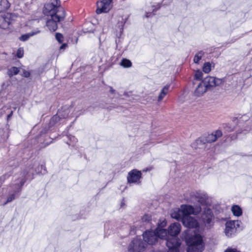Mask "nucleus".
I'll use <instances>...</instances> for the list:
<instances>
[{
    "label": "nucleus",
    "instance_id": "50",
    "mask_svg": "<svg viewBox=\"0 0 252 252\" xmlns=\"http://www.w3.org/2000/svg\"><path fill=\"white\" fill-rule=\"evenodd\" d=\"M200 211H201V208L200 207L197 208V212H200Z\"/></svg>",
    "mask_w": 252,
    "mask_h": 252
},
{
    "label": "nucleus",
    "instance_id": "19",
    "mask_svg": "<svg viewBox=\"0 0 252 252\" xmlns=\"http://www.w3.org/2000/svg\"><path fill=\"white\" fill-rule=\"evenodd\" d=\"M125 24V21L122 19L121 21H119L117 25L114 29V32L116 36L120 38L123 33L124 30V26Z\"/></svg>",
    "mask_w": 252,
    "mask_h": 252
},
{
    "label": "nucleus",
    "instance_id": "29",
    "mask_svg": "<svg viewBox=\"0 0 252 252\" xmlns=\"http://www.w3.org/2000/svg\"><path fill=\"white\" fill-rule=\"evenodd\" d=\"M68 110L67 109L64 111L59 110L58 112L57 115L60 118H65L67 116Z\"/></svg>",
    "mask_w": 252,
    "mask_h": 252
},
{
    "label": "nucleus",
    "instance_id": "43",
    "mask_svg": "<svg viewBox=\"0 0 252 252\" xmlns=\"http://www.w3.org/2000/svg\"><path fill=\"white\" fill-rule=\"evenodd\" d=\"M225 128L226 130L228 132H231V131H233V129H234L233 127H232L229 126H226V127H225Z\"/></svg>",
    "mask_w": 252,
    "mask_h": 252
},
{
    "label": "nucleus",
    "instance_id": "11",
    "mask_svg": "<svg viewBox=\"0 0 252 252\" xmlns=\"http://www.w3.org/2000/svg\"><path fill=\"white\" fill-rule=\"evenodd\" d=\"M182 222L183 225L188 228H195L198 225L196 220L190 216H182Z\"/></svg>",
    "mask_w": 252,
    "mask_h": 252
},
{
    "label": "nucleus",
    "instance_id": "36",
    "mask_svg": "<svg viewBox=\"0 0 252 252\" xmlns=\"http://www.w3.org/2000/svg\"><path fill=\"white\" fill-rule=\"evenodd\" d=\"M56 38L60 43L63 41V36L60 33H57L56 34Z\"/></svg>",
    "mask_w": 252,
    "mask_h": 252
},
{
    "label": "nucleus",
    "instance_id": "34",
    "mask_svg": "<svg viewBox=\"0 0 252 252\" xmlns=\"http://www.w3.org/2000/svg\"><path fill=\"white\" fill-rule=\"evenodd\" d=\"M24 55V49L23 48H19L16 53V56L18 58H21L23 57Z\"/></svg>",
    "mask_w": 252,
    "mask_h": 252
},
{
    "label": "nucleus",
    "instance_id": "9",
    "mask_svg": "<svg viewBox=\"0 0 252 252\" xmlns=\"http://www.w3.org/2000/svg\"><path fill=\"white\" fill-rule=\"evenodd\" d=\"M143 239L149 245H155L158 242V238L154 231L147 230L143 234Z\"/></svg>",
    "mask_w": 252,
    "mask_h": 252
},
{
    "label": "nucleus",
    "instance_id": "39",
    "mask_svg": "<svg viewBox=\"0 0 252 252\" xmlns=\"http://www.w3.org/2000/svg\"><path fill=\"white\" fill-rule=\"evenodd\" d=\"M112 224L110 221L106 222L104 223V227L105 230H109L111 228Z\"/></svg>",
    "mask_w": 252,
    "mask_h": 252
},
{
    "label": "nucleus",
    "instance_id": "20",
    "mask_svg": "<svg viewBox=\"0 0 252 252\" xmlns=\"http://www.w3.org/2000/svg\"><path fill=\"white\" fill-rule=\"evenodd\" d=\"M158 9V8L156 7L155 5L151 4L146 5L144 7V10L146 13V17L148 18L154 15L153 12L156 11Z\"/></svg>",
    "mask_w": 252,
    "mask_h": 252
},
{
    "label": "nucleus",
    "instance_id": "48",
    "mask_svg": "<svg viewBox=\"0 0 252 252\" xmlns=\"http://www.w3.org/2000/svg\"><path fill=\"white\" fill-rule=\"evenodd\" d=\"M198 202H199L201 204H205V201L202 199L198 200Z\"/></svg>",
    "mask_w": 252,
    "mask_h": 252
},
{
    "label": "nucleus",
    "instance_id": "42",
    "mask_svg": "<svg viewBox=\"0 0 252 252\" xmlns=\"http://www.w3.org/2000/svg\"><path fill=\"white\" fill-rule=\"evenodd\" d=\"M126 204H125V201L124 199L123 198L120 204V208H125L126 207Z\"/></svg>",
    "mask_w": 252,
    "mask_h": 252
},
{
    "label": "nucleus",
    "instance_id": "5",
    "mask_svg": "<svg viewBox=\"0 0 252 252\" xmlns=\"http://www.w3.org/2000/svg\"><path fill=\"white\" fill-rule=\"evenodd\" d=\"M240 221L239 220H229L225 223L224 233L228 237L234 236L237 231V228L240 226Z\"/></svg>",
    "mask_w": 252,
    "mask_h": 252
},
{
    "label": "nucleus",
    "instance_id": "6",
    "mask_svg": "<svg viewBox=\"0 0 252 252\" xmlns=\"http://www.w3.org/2000/svg\"><path fill=\"white\" fill-rule=\"evenodd\" d=\"M37 173V172L33 169V168H29L26 169L23 173V176L25 179H18L15 184L18 185V187L21 188L25 183L26 180H31L33 179L34 175Z\"/></svg>",
    "mask_w": 252,
    "mask_h": 252
},
{
    "label": "nucleus",
    "instance_id": "46",
    "mask_svg": "<svg viewBox=\"0 0 252 252\" xmlns=\"http://www.w3.org/2000/svg\"><path fill=\"white\" fill-rule=\"evenodd\" d=\"M109 88V91L110 92V93H111L112 94H115L116 91L115 90H114L112 87L111 86H109L108 87Z\"/></svg>",
    "mask_w": 252,
    "mask_h": 252
},
{
    "label": "nucleus",
    "instance_id": "14",
    "mask_svg": "<svg viewBox=\"0 0 252 252\" xmlns=\"http://www.w3.org/2000/svg\"><path fill=\"white\" fill-rule=\"evenodd\" d=\"M181 226L178 222H175L170 224L168 227V232L170 239L172 237L176 238L181 231Z\"/></svg>",
    "mask_w": 252,
    "mask_h": 252
},
{
    "label": "nucleus",
    "instance_id": "41",
    "mask_svg": "<svg viewBox=\"0 0 252 252\" xmlns=\"http://www.w3.org/2000/svg\"><path fill=\"white\" fill-rule=\"evenodd\" d=\"M2 4L6 5V6L4 7V9H6L9 7L8 1H7V0H2L0 1V4Z\"/></svg>",
    "mask_w": 252,
    "mask_h": 252
},
{
    "label": "nucleus",
    "instance_id": "31",
    "mask_svg": "<svg viewBox=\"0 0 252 252\" xmlns=\"http://www.w3.org/2000/svg\"><path fill=\"white\" fill-rule=\"evenodd\" d=\"M211 64L209 63H206L204 64L203 70L206 73H208L211 70Z\"/></svg>",
    "mask_w": 252,
    "mask_h": 252
},
{
    "label": "nucleus",
    "instance_id": "24",
    "mask_svg": "<svg viewBox=\"0 0 252 252\" xmlns=\"http://www.w3.org/2000/svg\"><path fill=\"white\" fill-rule=\"evenodd\" d=\"M40 32L39 30H36L34 32H32L28 34L22 35L20 38V40L23 41L27 40L31 36L37 34Z\"/></svg>",
    "mask_w": 252,
    "mask_h": 252
},
{
    "label": "nucleus",
    "instance_id": "32",
    "mask_svg": "<svg viewBox=\"0 0 252 252\" xmlns=\"http://www.w3.org/2000/svg\"><path fill=\"white\" fill-rule=\"evenodd\" d=\"M49 3L54 6L57 9L60 8V2L59 0H49Z\"/></svg>",
    "mask_w": 252,
    "mask_h": 252
},
{
    "label": "nucleus",
    "instance_id": "44",
    "mask_svg": "<svg viewBox=\"0 0 252 252\" xmlns=\"http://www.w3.org/2000/svg\"><path fill=\"white\" fill-rule=\"evenodd\" d=\"M225 252H240L238 251L235 249H228L226 250Z\"/></svg>",
    "mask_w": 252,
    "mask_h": 252
},
{
    "label": "nucleus",
    "instance_id": "8",
    "mask_svg": "<svg viewBox=\"0 0 252 252\" xmlns=\"http://www.w3.org/2000/svg\"><path fill=\"white\" fill-rule=\"evenodd\" d=\"M142 177V173L137 169H133L130 171L127 176V182L129 184H136L139 183Z\"/></svg>",
    "mask_w": 252,
    "mask_h": 252
},
{
    "label": "nucleus",
    "instance_id": "10",
    "mask_svg": "<svg viewBox=\"0 0 252 252\" xmlns=\"http://www.w3.org/2000/svg\"><path fill=\"white\" fill-rule=\"evenodd\" d=\"M181 241L179 238L172 237L168 239L166 246L169 248L167 252H179L178 248L180 246Z\"/></svg>",
    "mask_w": 252,
    "mask_h": 252
},
{
    "label": "nucleus",
    "instance_id": "22",
    "mask_svg": "<svg viewBox=\"0 0 252 252\" xmlns=\"http://www.w3.org/2000/svg\"><path fill=\"white\" fill-rule=\"evenodd\" d=\"M169 89V85H166L161 90L158 97V101L160 102L162 101L163 98L165 96V95L167 94Z\"/></svg>",
    "mask_w": 252,
    "mask_h": 252
},
{
    "label": "nucleus",
    "instance_id": "26",
    "mask_svg": "<svg viewBox=\"0 0 252 252\" xmlns=\"http://www.w3.org/2000/svg\"><path fill=\"white\" fill-rule=\"evenodd\" d=\"M19 72V69L16 67H12L8 69L7 74L9 77L17 74Z\"/></svg>",
    "mask_w": 252,
    "mask_h": 252
},
{
    "label": "nucleus",
    "instance_id": "27",
    "mask_svg": "<svg viewBox=\"0 0 252 252\" xmlns=\"http://www.w3.org/2000/svg\"><path fill=\"white\" fill-rule=\"evenodd\" d=\"M204 53L202 51H200L197 52L196 55L194 56L193 59V62L195 63H198L199 61L202 59V57L203 56Z\"/></svg>",
    "mask_w": 252,
    "mask_h": 252
},
{
    "label": "nucleus",
    "instance_id": "25",
    "mask_svg": "<svg viewBox=\"0 0 252 252\" xmlns=\"http://www.w3.org/2000/svg\"><path fill=\"white\" fill-rule=\"evenodd\" d=\"M231 210L233 215L237 217L240 216L242 214V210L238 205H233Z\"/></svg>",
    "mask_w": 252,
    "mask_h": 252
},
{
    "label": "nucleus",
    "instance_id": "7",
    "mask_svg": "<svg viewBox=\"0 0 252 252\" xmlns=\"http://www.w3.org/2000/svg\"><path fill=\"white\" fill-rule=\"evenodd\" d=\"M97 9L96 12L97 14H101L102 13H106L108 12L112 8V0H102L100 2H97Z\"/></svg>",
    "mask_w": 252,
    "mask_h": 252
},
{
    "label": "nucleus",
    "instance_id": "49",
    "mask_svg": "<svg viewBox=\"0 0 252 252\" xmlns=\"http://www.w3.org/2000/svg\"><path fill=\"white\" fill-rule=\"evenodd\" d=\"M58 118V116H54L53 118H52V121H54V120H56Z\"/></svg>",
    "mask_w": 252,
    "mask_h": 252
},
{
    "label": "nucleus",
    "instance_id": "13",
    "mask_svg": "<svg viewBox=\"0 0 252 252\" xmlns=\"http://www.w3.org/2000/svg\"><path fill=\"white\" fill-rule=\"evenodd\" d=\"M213 217V214L211 209L209 208L205 209L202 218L206 226L210 227L212 225Z\"/></svg>",
    "mask_w": 252,
    "mask_h": 252
},
{
    "label": "nucleus",
    "instance_id": "45",
    "mask_svg": "<svg viewBox=\"0 0 252 252\" xmlns=\"http://www.w3.org/2000/svg\"><path fill=\"white\" fill-rule=\"evenodd\" d=\"M67 45L66 44L64 43L61 46V47H60V50H64L67 47Z\"/></svg>",
    "mask_w": 252,
    "mask_h": 252
},
{
    "label": "nucleus",
    "instance_id": "47",
    "mask_svg": "<svg viewBox=\"0 0 252 252\" xmlns=\"http://www.w3.org/2000/svg\"><path fill=\"white\" fill-rule=\"evenodd\" d=\"M30 72H29L28 71H25V72H24L25 77H29L30 76Z\"/></svg>",
    "mask_w": 252,
    "mask_h": 252
},
{
    "label": "nucleus",
    "instance_id": "35",
    "mask_svg": "<svg viewBox=\"0 0 252 252\" xmlns=\"http://www.w3.org/2000/svg\"><path fill=\"white\" fill-rule=\"evenodd\" d=\"M11 24L5 22H0V27L3 29H6L8 28L9 26Z\"/></svg>",
    "mask_w": 252,
    "mask_h": 252
},
{
    "label": "nucleus",
    "instance_id": "40",
    "mask_svg": "<svg viewBox=\"0 0 252 252\" xmlns=\"http://www.w3.org/2000/svg\"><path fill=\"white\" fill-rule=\"evenodd\" d=\"M150 217L148 215H144L142 218V220L143 221H149L150 220Z\"/></svg>",
    "mask_w": 252,
    "mask_h": 252
},
{
    "label": "nucleus",
    "instance_id": "23",
    "mask_svg": "<svg viewBox=\"0 0 252 252\" xmlns=\"http://www.w3.org/2000/svg\"><path fill=\"white\" fill-rule=\"evenodd\" d=\"M15 16L11 13H6L3 17H0V22H5L12 24Z\"/></svg>",
    "mask_w": 252,
    "mask_h": 252
},
{
    "label": "nucleus",
    "instance_id": "33",
    "mask_svg": "<svg viewBox=\"0 0 252 252\" xmlns=\"http://www.w3.org/2000/svg\"><path fill=\"white\" fill-rule=\"evenodd\" d=\"M202 75L203 73L201 71L198 70L195 73L194 78L197 80H200L202 78Z\"/></svg>",
    "mask_w": 252,
    "mask_h": 252
},
{
    "label": "nucleus",
    "instance_id": "38",
    "mask_svg": "<svg viewBox=\"0 0 252 252\" xmlns=\"http://www.w3.org/2000/svg\"><path fill=\"white\" fill-rule=\"evenodd\" d=\"M39 21L37 20H30L27 22V24H26L28 26H31L32 25H35L36 23H38Z\"/></svg>",
    "mask_w": 252,
    "mask_h": 252
},
{
    "label": "nucleus",
    "instance_id": "4",
    "mask_svg": "<svg viewBox=\"0 0 252 252\" xmlns=\"http://www.w3.org/2000/svg\"><path fill=\"white\" fill-rule=\"evenodd\" d=\"M145 244L140 237L137 236L130 243L128 250L130 252H142L145 250Z\"/></svg>",
    "mask_w": 252,
    "mask_h": 252
},
{
    "label": "nucleus",
    "instance_id": "21",
    "mask_svg": "<svg viewBox=\"0 0 252 252\" xmlns=\"http://www.w3.org/2000/svg\"><path fill=\"white\" fill-rule=\"evenodd\" d=\"M207 90V88L204 83L202 81L198 85L195 91V94L197 96L202 95Z\"/></svg>",
    "mask_w": 252,
    "mask_h": 252
},
{
    "label": "nucleus",
    "instance_id": "2",
    "mask_svg": "<svg viewBox=\"0 0 252 252\" xmlns=\"http://www.w3.org/2000/svg\"><path fill=\"white\" fill-rule=\"evenodd\" d=\"M46 22V26L51 32H55L58 28V23L63 21L65 17V13L63 8L56 15L49 16Z\"/></svg>",
    "mask_w": 252,
    "mask_h": 252
},
{
    "label": "nucleus",
    "instance_id": "37",
    "mask_svg": "<svg viewBox=\"0 0 252 252\" xmlns=\"http://www.w3.org/2000/svg\"><path fill=\"white\" fill-rule=\"evenodd\" d=\"M69 139H70V143H67L68 145H73L77 142V139L73 136H69Z\"/></svg>",
    "mask_w": 252,
    "mask_h": 252
},
{
    "label": "nucleus",
    "instance_id": "30",
    "mask_svg": "<svg viewBox=\"0 0 252 252\" xmlns=\"http://www.w3.org/2000/svg\"><path fill=\"white\" fill-rule=\"evenodd\" d=\"M121 65L125 67H129L131 66V62L127 59H123L121 62Z\"/></svg>",
    "mask_w": 252,
    "mask_h": 252
},
{
    "label": "nucleus",
    "instance_id": "17",
    "mask_svg": "<svg viewBox=\"0 0 252 252\" xmlns=\"http://www.w3.org/2000/svg\"><path fill=\"white\" fill-rule=\"evenodd\" d=\"M154 231L157 236L158 239V238L165 239L166 240V242L168 239H170V237L168 234V232L165 229L157 228Z\"/></svg>",
    "mask_w": 252,
    "mask_h": 252
},
{
    "label": "nucleus",
    "instance_id": "28",
    "mask_svg": "<svg viewBox=\"0 0 252 252\" xmlns=\"http://www.w3.org/2000/svg\"><path fill=\"white\" fill-rule=\"evenodd\" d=\"M180 211V208L177 211H174L171 214V217L178 220L180 219L182 220V214L181 212H179Z\"/></svg>",
    "mask_w": 252,
    "mask_h": 252
},
{
    "label": "nucleus",
    "instance_id": "3",
    "mask_svg": "<svg viewBox=\"0 0 252 252\" xmlns=\"http://www.w3.org/2000/svg\"><path fill=\"white\" fill-rule=\"evenodd\" d=\"M222 135V132L220 130H217L214 132L208 134L205 137H202L198 139L195 141V142L192 144V147L196 148L194 146L195 144L199 145L201 143L205 144L206 143H212L216 141L219 137H220Z\"/></svg>",
    "mask_w": 252,
    "mask_h": 252
},
{
    "label": "nucleus",
    "instance_id": "16",
    "mask_svg": "<svg viewBox=\"0 0 252 252\" xmlns=\"http://www.w3.org/2000/svg\"><path fill=\"white\" fill-rule=\"evenodd\" d=\"M20 194L21 193L19 190H11L8 192L6 201L3 202L1 205L2 206H5L7 203H9L15 199L18 198Z\"/></svg>",
    "mask_w": 252,
    "mask_h": 252
},
{
    "label": "nucleus",
    "instance_id": "18",
    "mask_svg": "<svg viewBox=\"0 0 252 252\" xmlns=\"http://www.w3.org/2000/svg\"><path fill=\"white\" fill-rule=\"evenodd\" d=\"M179 212H181L182 216H190L191 214H195L194 208L189 205H182Z\"/></svg>",
    "mask_w": 252,
    "mask_h": 252
},
{
    "label": "nucleus",
    "instance_id": "15",
    "mask_svg": "<svg viewBox=\"0 0 252 252\" xmlns=\"http://www.w3.org/2000/svg\"><path fill=\"white\" fill-rule=\"evenodd\" d=\"M62 7L57 9L54 6L48 2L44 5L43 9V13L48 16L52 15H56L57 13L61 10Z\"/></svg>",
    "mask_w": 252,
    "mask_h": 252
},
{
    "label": "nucleus",
    "instance_id": "1",
    "mask_svg": "<svg viewBox=\"0 0 252 252\" xmlns=\"http://www.w3.org/2000/svg\"><path fill=\"white\" fill-rule=\"evenodd\" d=\"M186 242L188 246L187 252H202L204 249L202 237L199 234L187 238Z\"/></svg>",
    "mask_w": 252,
    "mask_h": 252
},
{
    "label": "nucleus",
    "instance_id": "12",
    "mask_svg": "<svg viewBox=\"0 0 252 252\" xmlns=\"http://www.w3.org/2000/svg\"><path fill=\"white\" fill-rule=\"evenodd\" d=\"M202 82L206 86L207 89L212 87H215L219 86L222 83V80L214 77H207L205 78Z\"/></svg>",
    "mask_w": 252,
    "mask_h": 252
}]
</instances>
